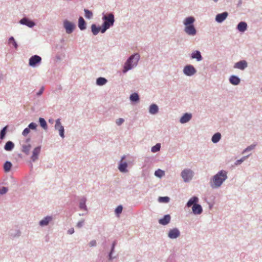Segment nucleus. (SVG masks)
<instances>
[{"instance_id":"1","label":"nucleus","mask_w":262,"mask_h":262,"mask_svg":"<svg viewBox=\"0 0 262 262\" xmlns=\"http://www.w3.org/2000/svg\"><path fill=\"white\" fill-rule=\"evenodd\" d=\"M227 172L225 170H221L212 178L211 182V186L212 188H217L221 186L223 183L227 178Z\"/></svg>"},{"instance_id":"2","label":"nucleus","mask_w":262,"mask_h":262,"mask_svg":"<svg viewBox=\"0 0 262 262\" xmlns=\"http://www.w3.org/2000/svg\"><path fill=\"white\" fill-rule=\"evenodd\" d=\"M195 19L193 17H188L184 20V24L185 26V32L189 35H194L196 34V30L193 25Z\"/></svg>"},{"instance_id":"3","label":"nucleus","mask_w":262,"mask_h":262,"mask_svg":"<svg viewBox=\"0 0 262 262\" xmlns=\"http://www.w3.org/2000/svg\"><path fill=\"white\" fill-rule=\"evenodd\" d=\"M140 58L138 54H135L132 55L125 63L123 70V73H126L128 70L137 66Z\"/></svg>"},{"instance_id":"4","label":"nucleus","mask_w":262,"mask_h":262,"mask_svg":"<svg viewBox=\"0 0 262 262\" xmlns=\"http://www.w3.org/2000/svg\"><path fill=\"white\" fill-rule=\"evenodd\" d=\"M102 19L104 20V23L102 25L103 28L101 29V32L104 33L107 29L114 25L115 19L114 15L112 13L104 15Z\"/></svg>"},{"instance_id":"5","label":"nucleus","mask_w":262,"mask_h":262,"mask_svg":"<svg viewBox=\"0 0 262 262\" xmlns=\"http://www.w3.org/2000/svg\"><path fill=\"white\" fill-rule=\"evenodd\" d=\"M181 176L185 182H188L192 178L193 172L190 169H184L181 172Z\"/></svg>"},{"instance_id":"6","label":"nucleus","mask_w":262,"mask_h":262,"mask_svg":"<svg viewBox=\"0 0 262 262\" xmlns=\"http://www.w3.org/2000/svg\"><path fill=\"white\" fill-rule=\"evenodd\" d=\"M63 26L66 29V32L68 34H70L73 32L74 28V25L72 23L66 20L63 22Z\"/></svg>"},{"instance_id":"7","label":"nucleus","mask_w":262,"mask_h":262,"mask_svg":"<svg viewBox=\"0 0 262 262\" xmlns=\"http://www.w3.org/2000/svg\"><path fill=\"white\" fill-rule=\"evenodd\" d=\"M30 139L28 138L26 140V143L22 145V151L26 155H29L31 148V145L30 144Z\"/></svg>"},{"instance_id":"8","label":"nucleus","mask_w":262,"mask_h":262,"mask_svg":"<svg viewBox=\"0 0 262 262\" xmlns=\"http://www.w3.org/2000/svg\"><path fill=\"white\" fill-rule=\"evenodd\" d=\"M183 71L184 74L187 76H191L196 72L194 67L191 65L186 66L184 68Z\"/></svg>"},{"instance_id":"9","label":"nucleus","mask_w":262,"mask_h":262,"mask_svg":"<svg viewBox=\"0 0 262 262\" xmlns=\"http://www.w3.org/2000/svg\"><path fill=\"white\" fill-rule=\"evenodd\" d=\"M125 158V156L122 157V159L120 162V164L118 166V168L121 172H125L127 171L126 168L127 164L126 162L124 161V160Z\"/></svg>"},{"instance_id":"10","label":"nucleus","mask_w":262,"mask_h":262,"mask_svg":"<svg viewBox=\"0 0 262 262\" xmlns=\"http://www.w3.org/2000/svg\"><path fill=\"white\" fill-rule=\"evenodd\" d=\"M180 235V232L177 228H173L169 230L168 236L170 238H176Z\"/></svg>"},{"instance_id":"11","label":"nucleus","mask_w":262,"mask_h":262,"mask_svg":"<svg viewBox=\"0 0 262 262\" xmlns=\"http://www.w3.org/2000/svg\"><path fill=\"white\" fill-rule=\"evenodd\" d=\"M41 60V58L38 55H34L29 59V65L34 67L36 63H39Z\"/></svg>"},{"instance_id":"12","label":"nucleus","mask_w":262,"mask_h":262,"mask_svg":"<svg viewBox=\"0 0 262 262\" xmlns=\"http://www.w3.org/2000/svg\"><path fill=\"white\" fill-rule=\"evenodd\" d=\"M41 147L40 146H38L35 147L32 152V155L31 156V160L33 161H36L37 159H38V155L40 152Z\"/></svg>"},{"instance_id":"13","label":"nucleus","mask_w":262,"mask_h":262,"mask_svg":"<svg viewBox=\"0 0 262 262\" xmlns=\"http://www.w3.org/2000/svg\"><path fill=\"white\" fill-rule=\"evenodd\" d=\"M247 67V63L245 60H242L237 62L234 66V68L239 69L242 70H244Z\"/></svg>"},{"instance_id":"14","label":"nucleus","mask_w":262,"mask_h":262,"mask_svg":"<svg viewBox=\"0 0 262 262\" xmlns=\"http://www.w3.org/2000/svg\"><path fill=\"white\" fill-rule=\"evenodd\" d=\"M192 212L195 214H200L202 212L201 206L198 204H194L192 207Z\"/></svg>"},{"instance_id":"15","label":"nucleus","mask_w":262,"mask_h":262,"mask_svg":"<svg viewBox=\"0 0 262 262\" xmlns=\"http://www.w3.org/2000/svg\"><path fill=\"white\" fill-rule=\"evenodd\" d=\"M228 16V13L225 12L221 14H219L216 16L215 20L219 23L224 21Z\"/></svg>"},{"instance_id":"16","label":"nucleus","mask_w":262,"mask_h":262,"mask_svg":"<svg viewBox=\"0 0 262 262\" xmlns=\"http://www.w3.org/2000/svg\"><path fill=\"white\" fill-rule=\"evenodd\" d=\"M20 23L21 24L25 25L29 27H32L35 25L34 23L29 20L28 19H27L26 18H24L21 19L20 21Z\"/></svg>"},{"instance_id":"17","label":"nucleus","mask_w":262,"mask_h":262,"mask_svg":"<svg viewBox=\"0 0 262 262\" xmlns=\"http://www.w3.org/2000/svg\"><path fill=\"white\" fill-rule=\"evenodd\" d=\"M170 220V216L169 215H165L163 218L159 220V223L165 225L168 224Z\"/></svg>"},{"instance_id":"18","label":"nucleus","mask_w":262,"mask_h":262,"mask_svg":"<svg viewBox=\"0 0 262 262\" xmlns=\"http://www.w3.org/2000/svg\"><path fill=\"white\" fill-rule=\"evenodd\" d=\"M191 118V115L190 114H185L181 118L180 122L182 123H185L189 121Z\"/></svg>"},{"instance_id":"19","label":"nucleus","mask_w":262,"mask_h":262,"mask_svg":"<svg viewBox=\"0 0 262 262\" xmlns=\"http://www.w3.org/2000/svg\"><path fill=\"white\" fill-rule=\"evenodd\" d=\"M78 27L81 30H84L86 28L85 22L82 17H80L79 18Z\"/></svg>"},{"instance_id":"20","label":"nucleus","mask_w":262,"mask_h":262,"mask_svg":"<svg viewBox=\"0 0 262 262\" xmlns=\"http://www.w3.org/2000/svg\"><path fill=\"white\" fill-rule=\"evenodd\" d=\"M52 220V217L51 216H47L45 217L43 220H41L39 222V224L40 226H46Z\"/></svg>"},{"instance_id":"21","label":"nucleus","mask_w":262,"mask_h":262,"mask_svg":"<svg viewBox=\"0 0 262 262\" xmlns=\"http://www.w3.org/2000/svg\"><path fill=\"white\" fill-rule=\"evenodd\" d=\"M247 24L245 22L242 21L237 25V29L241 32H244L247 29Z\"/></svg>"},{"instance_id":"22","label":"nucleus","mask_w":262,"mask_h":262,"mask_svg":"<svg viewBox=\"0 0 262 262\" xmlns=\"http://www.w3.org/2000/svg\"><path fill=\"white\" fill-rule=\"evenodd\" d=\"M230 82L234 85H237L240 82V79L235 76H231L230 78Z\"/></svg>"},{"instance_id":"23","label":"nucleus","mask_w":262,"mask_h":262,"mask_svg":"<svg viewBox=\"0 0 262 262\" xmlns=\"http://www.w3.org/2000/svg\"><path fill=\"white\" fill-rule=\"evenodd\" d=\"M198 202V198L196 196L192 197L187 202V206L188 207H190L192 205H193L194 204H196Z\"/></svg>"},{"instance_id":"24","label":"nucleus","mask_w":262,"mask_h":262,"mask_svg":"<svg viewBox=\"0 0 262 262\" xmlns=\"http://www.w3.org/2000/svg\"><path fill=\"white\" fill-rule=\"evenodd\" d=\"M158 107L156 104H151L149 107V112L151 114H155L158 112Z\"/></svg>"},{"instance_id":"25","label":"nucleus","mask_w":262,"mask_h":262,"mask_svg":"<svg viewBox=\"0 0 262 262\" xmlns=\"http://www.w3.org/2000/svg\"><path fill=\"white\" fill-rule=\"evenodd\" d=\"M14 147V144L11 141H8L4 147V148L7 151L11 150Z\"/></svg>"},{"instance_id":"26","label":"nucleus","mask_w":262,"mask_h":262,"mask_svg":"<svg viewBox=\"0 0 262 262\" xmlns=\"http://www.w3.org/2000/svg\"><path fill=\"white\" fill-rule=\"evenodd\" d=\"M92 32L95 35H97L100 31L101 32L100 27H97L95 25L93 24L91 26Z\"/></svg>"},{"instance_id":"27","label":"nucleus","mask_w":262,"mask_h":262,"mask_svg":"<svg viewBox=\"0 0 262 262\" xmlns=\"http://www.w3.org/2000/svg\"><path fill=\"white\" fill-rule=\"evenodd\" d=\"M191 57L192 58H196L198 61H200L202 59V56L199 51H195L192 53Z\"/></svg>"},{"instance_id":"28","label":"nucleus","mask_w":262,"mask_h":262,"mask_svg":"<svg viewBox=\"0 0 262 262\" xmlns=\"http://www.w3.org/2000/svg\"><path fill=\"white\" fill-rule=\"evenodd\" d=\"M221 138V135L219 133L215 134L212 137V141L213 143H217Z\"/></svg>"},{"instance_id":"29","label":"nucleus","mask_w":262,"mask_h":262,"mask_svg":"<svg viewBox=\"0 0 262 262\" xmlns=\"http://www.w3.org/2000/svg\"><path fill=\"white\" fill-rule=\"evenodd\" d=\"M39 121L40 123V126L45 130H47L48 128V126L46 120L42 118H39Z\"/></svg>"},{"instance_id":"30","label":"nucleus","mask_w":262,"mask_h":262,"mask_svg":"<svg viewBox=\"0 0 262 262\" xmlns=\"http://www.w3.org/2000/svg\"><path fill=\"white\" fill-rule=\"evenodd\" d=\"M107 82V80L103 77H99L97 79V84L98 85H103Z\"/></svg>"},{"instance_id":"31","label":"nucleus","mask_w":262,"mask_h":262,"mask_svg":"<svg viewBox=\"0 0 262 262\" xmlns=\"http://www.w3.org/2000/svg\"><path fill=\"white\" fill-rule=\"evenodd\" d=\"M130 100L132 102H138L139 100V95L136 93L132 94L130 96Z\"/></svg>"},{"instance_id":"32","label":"nucleus","mask_w":262,"mask_h":262,"mask_svg":"<svg viewBox=\"0 0 262 262\" xmlns=\"http://www.w3.org/2000/svg\"><path fill=\"white\" fill-rule=\"evenodd\" d=\"M12 167V164L10 162H6L4 166V168L5 169V171H10L11 168Z\"/></svg>"},{"instance_id":"33","label":"nucleus","mask_w":262,"mask_h":262,"mask_svg":"<svg viewBox=\"0 0 262 262\" xmlns=\"http://www.w3.org/2000/svg\"><path fill=\"white\" fill-rule=\"evenodd\" d=\"M169 198L168 196H160L158 199V201L160 203H168L169 201Z\"/></svg>"},{"instance_id":"34","label":"nucleus","mask_w":262,"mask_h":262,"mask_svg":"<svg viewBox=\"0 0 262 262\" xmlns=\"http://www.w3.org/2000/svg\"><path fill=\"white\" fill-rule=\"evenodd\" d=\"M84 11L85 12V17L86 18L90 19L92 17L93 13L91 11H90V10H89L88 9H84Z\"/></svg>"},{"instance_id":"35","label":"nucleus","mask_w":262,"mask_h":262,"mask_svg":"<svg viewBox=\"0 0 262 262\" xmlns=\"http://www.w3.org/2000/svg\"><path fill=\"white\" fill-rule=\"evenodd\" d=\"M160 147H161L160 144V143H157L156 145H155L154 146H153L151 148V150L153 152H156L160 150Z\"/></svg>"},{"instance_id":"36","label":"nucleus","mask_w":262,"mask_h":262,"mask_svg":"<svg viewBox=\"0 0 262 262\" xmlns=\"http://www.w3.org/2000/svg\"><path fill=\"white\" fill-rule=\"evenodd\" d=\"M155 174L156 176L161 178L164 175V171L161 169H158L155 171Z\"/></svg>"},{"instance_id":"37","label":"nucleus","mask_w":262,"mask_h":262,"mask_svg":"<svg viewBox=\"0 0 262 262\" xmlns=\"http://www.w3.org/2000/svg\"><path fill=\"white\" fill-rule=\"evenodd\" d=\"M60 127L63 126L61 125L60 119H58L57 120H56L55 128L56 129L59 130L60 129Z\"/></svg>"},{"instance_id":"38","label":"nucleus","mask_w":262,"mask_h":262,"mask_svg":"<svg viewBox=\"0 0 262 262\" xmlns=\"http://www.w3.org/2000/svg\"><path fill=\"white\" fill-rule=\"evenodd\" d=\"M9 43H10V44L12 43L14 46V47L15 48H17V45L13 37H11L9 38Z\"/></svg>"},{"instance_id":"39","label":"nucleus","mask_w":262,"mask_h":262,"mask_svg":"<svg viewBox=\"0 0 262 262\" xmlns=\"http://www.w3.org/2000/svg\"><path fill=\"white\" fill-rule=\"evenodd\" d=\"M7 127V126L4 127L0 133V138L1 139H3L5 136Z\"/></svg>"},{"instance_id":"40","label":"nucleus","mask_w":262,"mask_h":262,"mask_svg":"<svg viewBox=\"0 0 262 262\" xmlns=\"http://www.w3.org/2000/svg\"><path fill=\"white\" fill-rule=\"evenodd\" d=\"M122 206L120 205V206H118L116 210H115V212L116 214H119L120 213H121L122 211Z\"/></svg>"},{"instance_id":"41","label":"nucleus","mask_w":262,"mask_h":262,"mask_svg":"<svg viewBox=\"0 0 262 262\" xmlns=\"http://www.w3.org/2000/svg\"><path fill=\"white\" fill-rule=\"evenodd\" d=\"M8 191V188L5 187H3L2 188H0V194H3L6 193Z\"/></svg>"},{"instance_id":"42","label":"nucleus","mask_w":262,"mask_h":262,"mask_svg":"<svg viewBox=\"0 0 262 262\" xmlns=\"http://www.w3.org/2000/svg\"><path fill=\"white\" fill-rule=\"evenodd\" d=\"M36 126L37 125L36 124V123L32 122L29 125L28 127L29 129H36Z\"/></svg>"},{"instance_id":"43","label":"nucleus","mask_w":262,"mask_h":262,"mask_svg":"<svg viewBox=\"0 0 262 262\" xmlns=\"http://www.w3.org/2000/svg\"><path fill=\"white\" fill-rule=\"evenodd\" d=\"M59 133V135L62 137L64 138V127H60V129L58 130Z\"/></svg>"},{"instance_id":"44","label":"nucleus","mask_w":262,"mask_h":262,"mask_svg":"<svg viewBox=\"0 0 262 262\" xmlns=\"http://www.w3.org/2000/svg\"><path fill=\"white\" fill-rule=\"evenodd\" d=\"M30 133V129L29 128H26L23 132V135L24 136H26Z\"/></svg>"},{"instance_id":"45","label":"nucleus","mask_w":262,"mask_h":262,"mask_svg":"<svg viewBox=\"0 0 262 262\" xmlns=\"http://www.w3.org/2000/svg\"><path fill=\"white\" fill-rule=\"evenodd\" d=\"M255 146V145H252L248 146L247 148H246L245 149L244 152L247 151H250V150L254 149Z\"/></svg>"},{"instance_id":"46","label":"nucleus","mask_w":262,"mask_h":262,"mask_svg":"<svg viewBox=\"0 0 262 262\" xmlns=\"http://www.w3.org/2000/svg\"><path fill=\"white\" fill-rule=\"evenodd\" d=\"M124 122V119L122 118H119L116 121V123L118 125H120Z\"/></svg>"},{"instance_id":"47","label":"nucleus","mask_w":262,"mask_h":262,"mask_svg":"<svg viewBox=\"0 0 262 262\" xmlns=\"http://www.w3.org/2000/svg\"><path fill=\"white\" fill-rule=\"evenodd\" d=\"M96 241L95 240H93L90 242L89 245L91 247L95 246L96 245Z\"/></svg>"},{"instance_id":"48","label":"nucleus","mask_w":262,"mask_h":262,"mask_svg":"<svg viewBox=\"0 0 262 262\" xmlns=\"http://www.w3.org/2000/svg\"><path fill=\"white\" fill-rule=\"evenodd\" d=\"M245 159H246V157H244V158H242L241 159L237 160L235 164L237 165V164H241L242 162H243L244 161V160Z\"/></svg>"},{"instance_id":"49","label":"nucleus","mask_w":262,"mask_h":262,"mask_svg":"<svg viewBox=\"0 0 262 262\" xmlns=\"http://www.w3.org/2000/svg\"><path fill=\"white\" fill-rule=\"evenodd\" d=\"M80 207L81 209H85L86 206L85 205V201H84V202L83 203L82 202H80Z\"/></svg>"},{"instance_id":"50","label":"nucleus","mask_w":262,"mask_h":262,"mask_svg":"<svg viewBox=\"0 0 262 262\" xmlns=\"http://www.w3.org/2000/svg\"><path fill=\"white\" fill-rule=\"evenodd\" d=\"M83 223H84V221H80L77 224V226L78 227V228H80L82 226L83 224Z\"/></svg>"},{"instance_id":"51","label":"nucleus","mask_w":262,"mask_h":262,"mask_svg":"<svg viewBox=\"0 0 262 262\" xmlns=\"http://www.w3.org/2000/svg\"><path fill=\"white\" fill-rule=\"evenodd\" d=\"M68 233L72 234L74 232V228H71L68 230Z\"/></svg>"},{"instance_id":"52","label":"nucleus","mask_w":262,"mask_h":262,"mask_svg":"<svg viewBox=\"0 0 262 262\" xmlns=\"http://www.w3.org/2000/svg\"><path fill=\"white\" fill-rule=\"evenodd\" d=\"M129 164L132 163L134 162V160L132 158H129V159L127 160Z\"/></svg>"},{"instance_id":"53","label":"nucleus","mask_w":262,"mask_h":262,"mask_svg":"<svg viewBox=\"0 0 262 262\" xmlns=\"http://www.w3.org/2000/svg\"><path fill=\"white\" fill-rule=\"evenodd\" d=\"M43 88L41 89V90L38 93V95H41L42 93Z\"/></svg>"},{"instance_id":"54","label":"nucleus","mask_w":262,"mask_h":262,"mask_svg":"<svg viewBox=\"0 0 262 262\" xmlns=\"http://www.w3.org/2000/svg\"><path fill=\"white\" fill-rule=\"evenodd\" d=\"M114 245H115V243H114V244H113V248H114Z\"/></svg>"},{"instance_id":"55","label":"nucleus","mask_w":262,"mask_h":262,"mask_svg":"<svg viewBox=\"0 0 262 262\" xmlns=\"http://www.w3.org/2000/svg\"><path fill=\"white\" fill-rule=\"evenodd\" d=\"M111 254H112L111 253L110 254V258H111Z\"/></svg>"}]
</instances>
